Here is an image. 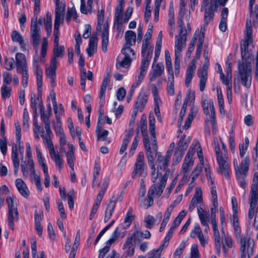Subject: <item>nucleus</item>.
I'll return each instance as SVG.
<instances>
[{"instance_id": "obj_1", "label": "nucleus", "mask_w": 258, "mask_h": 258, "mask_svg": "<svg viewBox=\"0 0 258 258\" xmlns=\"http://www.w3.org/2000/svg\"><path fill=\"white\" fill-rule=\"evenodd\" d=\"M149 165L152 170V181L155 183L157 178L161 176L168 177L170 169L168 168L171 157L165 154L162 156L160 152H154L153 159L149 160L147 154Z\"/></svg>"}, {"instance_id": "obj_2", "label": "nucleus", "mask_w": 258, "mask_h": 258, "mask_svg": "<svg viewBox=\"0 0 258 258\" xmlns=\"http://www.w3.org/2000/svg\"><path fill=\"white\" fill-rule=\"evenodd\" d=\"M149 131L151 135V144L149 141L146 124L141 125V130L143 137V144L145 148L146 154H148L149 160L153 159V155L154 152H156L158 149L156 132H155V119L153 115L149 114Z\"/></svg>"}, {"instance_id": "obj_3", "label": "nucleus", "mask_w": 258, "mask_h": 258, "mask_svg": "<svg viewBox=\"0 0 258 258\" xmlns=\"http://www.w3.org/2000/svg\"><path fill=\"white\" fill-rule=\"evenodd\" d=\"M222 144V149L221 150L218 142H214L215 152L216 155V160L219 166L217 170L218 172L222 173L225 178H228L230 172V165L228 162V155L226 146L223 142L221 141Z\"/></svg>"}, {"instance_id": "obj_4", "label": "nucleus", "mask_w": 258, "mask_h": 258, "mask_svg": "<svg viewBox=\"0 0 258 258\" xmlns=\"http://www.w3.org/2000/svg\"><path fill=\"white\" fill-rule=\"evenodd\" d=\"M244 40L241 42L240 49L242 62L251 61V52L248 50L249 44L252 42V28L251 21L246 20Z\"/></svg>"}, {"instance_id": "obj_5", "label": "nucleus", "mask_w": 258, "mask_h": 258, "mask_svg": "<svg viewBox=\"0 0 258 258\" xmlns=\"http://www.w3.org/2000/svg\"><path fill=\"white\" fill-rule=\"evenodd\" d=\"M258 202V172L254 174L249 196V208L248 217L250 222L253 217L255 209Z\"/></svg>"}, {"instance_id": "obj_6", "label": "nucleus", "mask_w": 258, "mask_h": 258, "mask_svg": "<svg viewBox=\"0 0 258 258\" xmlns=\"http://www.w3.org/2000/svg\"><path fill=\"white\" fill-rule=\"evenodd\" d=\"M152 47L148 51L141 50V56L142 57L141 65L140 67V72L136 78V83L132 85V88H136L140 85L142 80L145 77L148 69L149 66L150 62L153 54Z\"/></svg>"}, {"instance_id": "obj_7", "label": "nucleus", "mask_w": 258, "mask_h": 258, "mask_svg": "<svg viewBox=\"0 0 258 258\" xmlns=\"http://www.w3.org/2000/svg\"><path fill=\"white\" fill-rule=\"evenodd\" d=\"M238 69L242 85L246 88H249L251 86L252 80L251 62L247 61L239 63Z\"/></svg>"}, {"instance_id": "obj_8", "label": "nucleus", "mask_w": 258, "mask_h": 258, "mask_svg": "<svg viewBox=\"0 0 258 258\" xmlns=\"http://www.w3.org/2000/svg\"><path fill=\"white\" fill-rule=\"evenodd\" d=\"M15 125L16 128V144H14L12 146V159L14 166V173L15 175H17L20 166L17 146H20L21 133L20 125L18 123H15Z\"/></svg>"}, {"instance_id": "obj_9", "label": "nucleus", "mask_w": 258, "mask_h": 258, "mask_svg": "<svg viewBox=\"0 0 258 258\" xmlns=\"http://www.w3.org/2000/svg\"><path fill=\"white\" fill-rule=\"evenodd\" d=\"M41 137L45 140L44 142L47 146L50 158L55 162L56 167L59 170H61L63 167V161L60 154L55 152L52 142L49 137L44 136L43 134L41 135Z\"/></svg>"}, {"instance_id": "obj_10", "label": "nucleus", "mask_w": 258, "mask_h": 258, "mask_svg": "<svg viewBox=\"0 0 258 258\" xmlns=\"http://www.w3.org/2000/svg\"><path fill=\"white\" fill-rule=\"evenodd\" d=\"M131 46H123L121 52L124 55L123 58L118 61L116 63V68L117 69L128 68L133 59L136 58L135 51L131 48Z\"/></svg>"}, {"instance_id": "obj_11", "label": "nucleus", "mask_w": 258, "mask_h": 258, "mask_svg": "<svg viewBox=\"0 0 258 258\" xmlns=\"http://www.w3.org/2000/svg\"><path fill=\"white\" fill-rule=\"evenodd\" d=\"M144 155L143 152L139 153L132 173V177L136 178L145 177L147 175Z\"/></svg>"}, {"instance_id": "obj_12", "label": "nucleus", "mask_w": 258, "mask_h": 258, "mask_svg": "<svg viewBox=\"0 0 258 258\" xmlns=\"http://www.w3.org/2000/svg\"><path fill=\"white\" fill-rule=\"evenodd\" d=\"M30 36L31 43L34 49L37 51L39 48L41 38V29L37 25L36 17H33L31 19Z\"/></svg>"}, {"instance_id": "obj_13", "label": "nucleus", "mask_w": 258, "mask_h": 258, "mask_svg": "<svg viewBox=\"0 0 258 258\" xmlns=\"http://www.w3.org/2000/svg\"><path fill=\"white\" fill-rule=\"evenodd\" d=\"M6 203L9 208L8 225L13 230H14V222L19 220V213L16 205L10 197L6 199Z\"/></svg>"}, {"instance_id": "obj_14", "label": "nucleus", "mask_w": 258, "mask_h": 258, "mask_svg": "<svg viewBox=\"0 0 258 258\" xmlns=\"http://www.w3.org/2000/svg\"><path fill=\"white\" fill-rule=\"evenodd\" d=\"M240 258H250L253 252L254 242L249 238L247 239L245 236H241L240 238Z\"/></svg>"}, {"instance_id": "obj_15", "label": "nucleus", "mask_w": 258, "mask_h": 258, "mask_svg": "<svg viewBox=\"0 0 258 258\" xmlns=\"http://www.w3.org/2000/svg\"><path fill=\"white\" fill-rule=\"evenodd\" d=\"M187 33L186 29H180L178 35L175 36V57H180L181 51L186 47Z\"/></svg>"}, {"instance_id": "obj_16", "label": "nucleus", "mask_w": 258, "mask_h": 258, "mask_svg": "<svg viewBox=\"0 0 258 258\" xmlns=\"http://www.w3.org/2000/svg\"><path fill=\"white\" fill-rule=\"evenodd\" d=\"M202 106L203 109L204 113L206 115H209V109L210 110V118L211 119V124L213 127V129L216 128V114L215 109L214 107V102L213 100L210 99H204L202 102Z\"/></svg>"}, {"instance_id": "obj_17", "label": "nucleus", "mask_w": 258, "mask_h": 258, "mask_svg": "<svg viewBox=\"0 0 258 258\" xmlns=\"http://www.w3.org/2000/svg\"><path fill=\"white\" fill-rule=\"evenodd\" d=\"M194 148L190 147L186 153L182 165L181 171L184 173V176L186 177L194 164Z\"/></svg>"}, {"instance_id": "obj_18", "label": "nucleus", "mask_w": 258, "mask_h": 258, "mask_svg": "<svg viewBox=\"0 0 258 258\" xmlns=\"http://www.w3.org/2000/svg\"><path fill=\"white\" fill-rule=\"evenodd\" d=\"M57 61L55 58H51L50 66L45 69V75L49 80L50 85L51 88H54L56 85V70L57 69Z\"/></svg>"}, {"instance_id": "obj_19", "label": "nucleus", "mask_w": 258, "mask_h": 258, "mask_svg": "<svg viewBox=\"0 0 258 258\" xmlns=\"http://www.w3.org/2000/svg\"><path fill=\"white\" fill-rule=\"evenodd\" d=\"M164 72V66L162 62H159L156 64H152L151 70L149 73L150 81H155L158 77L161 76Z\"/></svg>"}, {"instance_id": "obj_20", "label": "nucleus", "mask_w": 258, "mask_h": 258, "mask_svg": "<svg viewBox=\"0 0 258 258\" xmlns=\"http://www.w3.org/2000/svg\"><path fill=\"white\" fill-rule=\"evenodd\" d=\"M133 237L132 236H128L126 239L122 246L123 250L121 258H127V257H132L135 252V245L133 242Z\"/></svg>"}, {"instance_id": "obj_21", "label": "nucleus", "mask_w": 258, "mask_h": 258, "mask_svg": "<svg viewBox=\"0 0 258 258\" xmlns=\"http://www.w3.org/2000/svg\"><path fill=\"white\" fill-rule=\"evenodd\" d=\"M209 63L205 62L202 68L199 69L197 75L200 78V90L203 92L205 90L206 82L208 79V69Z\"/></svg>"}, {"instance_id": "obj_22", "label": "nucleus", "mask_w": 258, "mask_h": 258, "mask_svg": "<svg viewBox=\"0 0 258 258\" xmlns=\"http://www.w3.org/2000/svg\"><path fill=\"white\" fill-rule=\"evenodd\" d=\"M154 188L155 187L153 186L152 188L149 189L147 198H138V200L141 207L144 209H147L153 205Z\"/></svg>"}, {"instance_id": "obj_23", "label": "nucleus", "mask_w": 258, "mask_h": 258, "mask_svg": "<svg viewBox=\"0 0 258 258\" xmlns=\"http://www.w3.org/2000/svg\"><path fill=\"white\" fill-rule=\"evenodd\" d=\"M203 203V200L201 188L200 187H197L196 188L195 194L189 204L188 211L191 212L198 204L201 205Z\"/></svg>"}, {"instance_id": "obj_24", "label": "nucleus", "mask_w": 258, "mask_h": 258, "mask_svg": "<svg viewBox=\"0 0 258 258\" xmlns=\"http://www.w3.org/2000/svg\"><path fill=\"white\" fill-rule=\"evenodd\" d=\"M250 162V158L248 156L243 158L239 165H238V169L235 170V174L247 176V172L249 170Z\"/></svg>"}, {"instance_id": "obj_25", "label": "nucleus", "mask_w": 258, "mask_h": 258, "mask_svg": "<svg viewBox=\"0 0 258 258\" xmlns=\"http://www.w3.org/2000/svg\"><path fill=\"white\" fill-rule=\"evenodd\" d=\"M116 199L114 198V196L112 198L107 206L105 211L104 222L107 223L111 218L112 214L114 211L116 207Z\"/></svg>"}, {"instance_id": "obj_26", "label": "nucleus", "mask_w": 258, "mask_h": 258, "mask_svg": "<svg viewBox=\"0 0 258 258\" xmlns=\"http://www.w3.org/2000/svg\"><path fill=\"white\" fill-rule=\"evenodd\" d=\"M29 164H30V167L29 168V176L31 180L35 182L37 188L39 190V191L41 192L42 188L40 177L35 173L34 162L30 161H29Z\"/></svg>"}, {"instance_id": "obj_27", "label": "nucleus", "mask_w": 258, "mask_h": 258, "mask_svg": "<svg viewBox=\"0 0 258 258\" xmlns=\"http://www.w3.org/2000/svg\"><path fill=\"white\" fill-rule=\"evenodd\" d=\"M207 7L208 8L205 9L204 15V23L206 25H207L213 20L214 12L217 11L215 9V5H213L212 3H210V5H208Z\"/></svg>"}, {"instance_id": "obj_28", "label": "nucleus", "mask_w": 258, "mask_h": 258, "mask_svg": "<svg viewBox=\"0 0 258 258\" xmlns=\"http://www.w3.org/2000/svg\"><path fill=\"white\" fill-rule=\"evenodd\" d=\"M15 58L17 73H20V71L28 69L26 57L23 53H17Z\"/></svg>"}, {"instance_id": "obj_29", "label": "nucleus", "mask_w": 258, "mask_h": 258, "mask_svg": "<svg viewBox=\"0 0 258 258\" xmlns=\"http://www.w3.org/2000/svg\"><path fill=\"white\" fill-rule=\"evenodd\" d=\"M64 14V7L62 8V10L58 8L55 9L53 31H59V28L60 25L62 24L63 21Z\"/></svg>"}, {"instance_id": "obj_30", "label": "nucleus", "mask_w": 258, "mask_h": 258, "mask_svg": "<svg viewBox=\"0 0 258 258\" xmlns=\"http://www.w3.org/2000/svg\"><path fill=\"white\" fill-rule=\"evenodd\" d=\"M109 26L108 22H105L103 25V30L101 35L102 49L103 52H106L107 50L108 44Z\"/></svg>"}, {"instance_id": "obj_31", "label": "nucleus", "mask_w": 258, "mask_h": 258, "mask_svg": "<svg viewBox=\"0 0 258 258\" xmlns=\"http://www.w3.org/2000/svg\"><path fill=\"white\" fill-rule=\"evenodd\" d=\"M16 186L20 194L24 198L29 195V190L24 181L21 178H17L15 181Z\"/></svg>"}, {"instance_id": "obj_32", "label": "nucleus", "mask_w": 258, "mask_h": 258, "mask_svg": "<svg viewBox=\"0 0 258 258\" xmlns=\"http://www.w3.org/2000/svg\"><path fill=\"white\" fill-rule=\"evenodd\" d=\"M159 178H160L159 184L158 185L155 183L152 185L150 188H152L154 186V194L158 196H160L165 188L168 177L165 176H161Z\"/></svg>"}, {"instance_id": "obj_33", "label": "nucleus", "mask_w": 258, "mask_h": 258, "mask_svg": "<svg viewBox=\"0 0 258 258\" xmlns=\"http://www.w3.org/2000/svg\"><path fill=\"white\" fill-rule=\"evenodd\" d=\"M153 33V29L148 28L144 36L143 41L141 50L144 51H148L151 47H152V51H153L154 46L150 44V40L151 38Z\"/></svg>"}, {"instance_id": "obj_34", "label": "nucleus", "mask_w": 258, "mask_h": 258, "mask_svg": "<svg viewBox=\"0 0 258 258\" xmlns=\"http://www.w3.org/2000/svg\"><path fill=\"white\" fill-rule=\"evenodd\" d=\"M109 81V75L104 77L102 84L101 85L99 98L100 100L99 104L103 106L105 103V94L106 90V88Z\"/></svg>"}, {"instance_id": "obj_35", "label": "nucleus", "mask_w": 258, "mask_h": 258, "mask_svg": "<svg viewBox=\"0 0 258 258\" xmlns=\"http://www.w3.org/2000/svg\"><path fill=\"white\" fill-rule=\"evenodd\" d=\"M147 100V95L144 93H141L137 98L134 107L139 109L140 112H142L146 105Z\"/></svg>"}, {"instance_id": "obj_36", "label": "nucleus", "mask_w": 258, "mask_h": 258, "mask_svg": "<svg viewBox=\"0 0 258 258\" xmlns=\"http://www.w3.org/2000/svg\"><path fill=\"white\" fill-rule=\"evenodd\" d=\"M136 34L132 30L126 31L124 34L125 43L123 46H134L136 41Z\"/></svg>"}, {"instance_id": "obj_37", "label": "nucleus", "mask_w": 258, "mask_h": 258, "mask_svg": "<svg viewBox=\"0 0 258 258\" xmlns=\"http://www.w3.org/2000/svg\"><path fill=\"white\" fill-rule=\"evenodd\" d=\"M97 38L92 36L89 40V46L86 49L88 55L91 57L97 50Z\"/></svg>"}, {"instance_id": "obj_38", "label": "nucleus", "mask_w": 258, "mask_h": 258, "mask_svg": "<svg viewBox=\"0 0 258 258\" xmlns=\"http://www.w3.org/2000/svg\"><path fill=\"white\" fill-rule=\"evenodd\" d=\"M35 150L36 153V155L38 159V162L39 165L41 167L43 172L48 171V167L46 164V161L45 158L42 156L40 150L39 149L38 145H36Z\"/></svg>"}, {"instance_id": "obj_39", "label": "nucleus", "mask_w": 258, "mask_h": 258, "mask_svg": "<svg viewBox=\"0 0 258 258\" xmlns=\"http://www.w3.org/2000/svg\"><path fill=\"white\" fill-rule=\"evenodd\" d=\"M196 68V67L195 64L193 63L192 64L189 66L187 69L185 79V85L186 87H188L190 86Z\"/></svg>"}, {"instance_id": "obj_40", "label": "nucleus", "mask_w": 258, "mask_h": 258, "mask_svg": "<svg viewBox=\"0 0 258 258\" xmlns=\"http://www.w3.org/2000/svg\"><path fill=\"white\" fill-rule=\"evenodd\" d=\"M44 27L46 31V34L48 37H49L52 31V20H51V15L49 12H47L46 14L45 17L44 19Z\"/></svg>"}, {"instance_id": "obj_41", "label": "nucleus", "mask_w": 258, "mask_h": 258, "mask_svg": "<svg viewBox=\"0 0 258 258\" xmlns=\"http://www.w3.org/2000/svg\"><path fill=\"white\" fill-rule=\"evenodd\" d=\"M190 147H192L194 148V152L195 149H197V156L199 158L200 163L202 165H204V156L203 154L202 149L201 148L199 142L197 140H194L192 144Z\"/></svg>"}, {"instance_id": "obj_42", "label": "nucleus", "mask_w": 258, "mask_h": 258, "mask_svg": "<svg viewBox=\"0 0 258 258\" xmlns=\"http://www.w3.org/2000/svg\"><path fill=\"white\" fill-rule=\"evenodd\" d=\"M80 241V230H78L77 232L74 243L73 245V247L71 251V252L69 255V257L70 258H75L77 252V249L78 247Z\"/></svg>"}, {"instance_id": "obj_43", "label": "nucleus", "mask_w": 258, "mask_h": 258, "mask_svg": "<svg viewBox=\"0 0 258 258\" xmlns=\"http://www.w3.org/2000/svg\"><path fill=\"white\" fill-rule=\"evenodd\" d=\"M190 142L189 137H186L185 135H182L177 143V148L182 150L184 151L187 149L188 144Z\"/></svg>"}, {"instance_id": "obj_44", "label": "nucleus", "mask_w": 258, "mask_h": 258, "mask_svg": "<svg viewBox=\"0 0 258 258\" xmlns=\"http://www.w3.org/2000/svg\"><path fill=\"white\" fill-rule=\"evenodd\" d=\"M133 210L132 208H130L124 217V228H128L131 225L132 222L135 219V216L132 214Z\"/></svg>"}, {"instance_id": "obj_45", "label": "nucleus", "mask_w": 258, "mask_h": 258, "mask_svg": "<svg viewBox=\"0 0 258 258\" xmlns=\"http://www.w3.org/2000/svg\"><path fill=\"white\" fill-rule=\"evenodd\" d=\"M124 1L120 0L119 4L115 8V16L114 20H122V11L123 10Z\"/></svg>"}, {"instance_id": "obj_46", "label": "nucleus", "mask_w": 258, "mask_h": 258, "mask_svg": "<svg viewBox=\"0 0 258 258\" xmlns=\"http://www.w3.org/2000/svg\"><path fill=\"white\" fill-rule=\"evenodd\" d=\"M167 90L168 94L170 96L174 94V75L168 74Z\"/></svg>"}, {"instance_id": "obj_47", "label": "nucleus", "mask_w": 258, "mask_h": 258, "mask_svg": "<svg viewBox=\"0 0 258 258\" xmlns=\"http://www.w3.org/2000/svg\"><path fill=\"white\" fill-rule=\"evenodd\" d=\"M222 238H225L224 242L223 243V248L224 252L226 253L227 251L229 249V248H231L232 246V241L231 238H226L225 233L223 231V228H222Z\"/></svg>"}, {"instance_id": "obj_48", "label": "nucleus", "mask_w": 258, "mask_h": 258, "mask_svg": "<svg viewBox=\"0 0 258 258\" xmlns=\"http://www.w3.org/2000/svg\"><path fill=\"white\" fill-rule=\"evenodd\" d=\"M249 145V139L247 137L244 138V143L243 144H239V156L241 158H244V156L247 151Z\"/></svg>"}, {"instance_id": "obj_49", "label": "nucleus", "mask_w": 258, "mask_h": 258, "mask_svg": "<svg viewBox=\"0 0 258 258\" xmlns=\"http://www.w3.org/2000/svg\"><path fill=\"white\" fill-rule=\"evenodd\" d=\"M197 114V111L194 108L191 109L190 112L188 113L185 124L183 126V128L185 130L188 129Z\"/></svg>"}, {"instance_id": "obj_50", "label": "nucleus", "mask_w": 258, "mask_h": 258, "mask_svg": "<svg viewBox=\"0 0 258 258\" xmlns=\"http://www.w3.org/2000/svg\"><path fill=\"white\" fill-rule=\"evenodd\" d=\"M108 133L109 132L107 130H102L100 127L98 126V125H97L96 130V134L97 135L98 140L102 141H105L108 135Z\"/></svg>"}, {"instance_id": "obj_51", "label": "nucleus", "mask_w": 258, "mask_h": 258, "mask_svg": "<svg viewBox=\"0 0 258 258\" xmlns=\"http://www.w3.org/2000/svg\"><path fill=\"white\" fill-rule=\"evenodd\" d=\"M12 87L6 85H2L1 88V93L2 98L3 100H6L11 96L12 92Z\"/></svg>"}, {"instance_id": "obj_52", "label": "nucleus", "mask_w": 258, "mask_h": 258, "mask_svg": "<svg viewBox=\"0 0 258 258\" xmlns=\"http://www.w3.org/2000/svg\"><path fill=\"white\" fill-rule=\"evenodd\" d=\"M184 152L185 151L182 150L178 149L177 148H176L174 154V157L172 159L173 165H176L181 161L184 155Z\"/></svg>"}, {"instance_id": "obj_53", "label": "nucleus", "mask_w": 258, "mask_h": 258, "mask_svg": "<svg viewBox=\"0 0 258 258\" xmlns=\"http://www.w3.org/2000/svg\"><path fill=\"white\" fill-rule=\"evenodd\" d=\"M144 222L146 228L151 229L155 223L156 219L153 216L148 215L145 217Z\"/></svg>"}, {"instance_id": "obj_54", "label": "nucleus", "mask_w": 258, "mask_h": 258, "mask_svg": "<svg viewBox=\"0 0 258 258\" xmlns=\"http://www.w3.org/2000/svg\"><path fill=\"white\" fill-rule=\"evenodd\" d=\"M64 53V47L63 45L58 46L57 47L54 46L53 50V57L52 58H55L57 57H62Z\"/></svg>"}, {"instance_id": "obj_55", "label": "nucleus", "mask_w": 258, "mask_h": 258, "mask_svg": "<svg viewBox=\"0 0 258 258\" xmlns=\"http://www.w3.org/2000/svg\"><path fill=\"white\" fill-rule=\"evenodd\" d=\"M131 138V135L129 133L125 135L119 150L120 154H122L126 150L128 144L130 141Z\"/></svg>"}, {"instance_id": "obj_56", "label": "nucleus", "mask_w": 258, "mask_h": 258, "mask_svg": "<svg viewBox=\"0 0 258 258\" xmlns=\"http://www.w3.org/2000/svg\"><path fill=\"white\" fill-rule=\"evenodd\" d=\"M51 114L44 111V108L42 105L40 108V118L45 124H50L49 117Z\"/></svg>"}, {"instance_id": "obj_57", "label": "nucleus", "mask_w": 258, "mask_h": 258, "mask_svg": "<svg viewBox=\"0 0 258 258\" xmlns=\"http://www.w3.org/2000/svg\"><path fill=\"white\" fill-rule=\"evenodd\" d=\"M163 249V246H160L157 249H153L150 251L148 253V258H160Z\"/></svg>"}, {"instance_id": "obj_58", "label": "nucleus", "mask_w": 258, "mask_h": 258, "mask_svg": "<svg viewBox=\"0 0 258 258\" xmlns=\"http://www.w3.org/2000/svg\"><path fill=\"white\" fill-rule=\"evenodd\" d=\"M199 217L200 220L201 224L203 226L207 227L208 229L209 226L208 223L210 219V214L209 212H206L203 214H201V215L199 216Z\"/></svg>"}, {"instance_id": "obj_59", "label": "nucleus", "mask_w": 258, "mask_h": 258, "mask_svg": "<svg viewBox=\"0 0 258 258\" xmlns=\"http://www.w3.org/2000/svg\"><path fill=\"white\" fill-rule=\"evenodd\" d=\"M75 191L73 189H71L68 193V203L69 209L72 210L74 208V205Z\"/></svg>"}, {"instance_id": "obj_60", "label": "nucleus", "mask_w": 258, "mask_h": 258, "mask_svg": "<svg viewBox=\"0 0 258 258\" xmlns=\"http://www.w3.org/2000/svg\"><path fill=\"white\" fill-rule=\"evenodd\" d=\"M12 40L13 42L19 43L24 39L22 35L17 31L13 30L11 34Z\"/></svg>"}, {"instance_id": "obj_61", "label": "nucleus", "mask_w": 258, "mask_h": 258, "mask_svg": "<svg viewBox=\"0 0 258 258\" xmlns=\"http://www.w3.org/2000/svg\"><path fill=\"white\" fill-rule=\"evenodd\" d=\"M203 234L202 230L199 224L197 223L195 225L194 228L190 232V236L191 238L198 237Z\"/></svg>"}, {"instance_id": "obj_62", "label": "nucleus", "mask_w": 258, "mask_h": 258, "mask_svg": "<svg viewBox=\"0 0 258 258\" xmlns=\"http://www.w3.org/2000/svg\"><path fill=\"white\" fill-rule=\"evenodd\" d=\"M203 166V165L202 164L200 166H196L194 170L192 171L190 175L192 178V182H194L195 180L199 176L202 170Z\"/></svg>"}, {"instance_id": "obj_63", "label": "nucleus", "mask_w": 258, "mask_h": 258, "mask_svg": "<svg viewBox=\"0 0 258 258\" xmlns=\"http://www.w3.org/2000/svg\"><path fill=\"white\" fill-rule=\"evenodd\" d=\"M119 235V231L118 228H116L112 233L110 238L106 242L108 245L111 244L117 239Z\"/></svg>"}, {"instance_id": "obj_64", "label": "nucleus", "mask_w": 258, "mask_h": 258, "mask_svg": "<svg viewBox=\"0 0 258 258\" xmlns=\"http://www.w3.org/2000/svg\"><path fill=\"white\" fill-rule=\"evenodd\" d=\"M199 251L197 244H194L191 245L190 249V258H199Z\"/></svg>"}]
</instances>
